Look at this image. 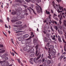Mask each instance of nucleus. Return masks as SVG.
<instances>
[{
    "label": "nucleus",
    "mask_w": 66,
    "mask_h": 66,
    "mask_svg": "<svg viewBox=\"0 0 66 66\" xmlns=\"http://www.w3.org/2000/svg\"><path fill=\"white\" fill-rule=\"evenodd\" d=\"M27 10L26 9H25L24 10H23L22 11V13H23L22 15H21V17L19 18H24V15H28V13H27Z\"/></svg>",
    "instance_id": "1"
},
{
    "label": "nucleus",
    "mask_w": 66,
    "mask_h": 66,
    "mask_svg": "<svg viewBox=\"0 0 66 66\" xmlns=\"http://www.w3.org/2000/svg\"><path fill=\"white\" fill-rule=\"evenodd\" d=\"M55 52H56V51L55 50H51L50 52V53L51 54L52 56L54 55Z\"/></svg>",
    "instance_id": "2"
},
{
    "label": "nucleus",
    "mask_w": 66,
    "mask_h": 66,
    "mask_svg": "<svg viewBox=\"0 0 66 66\" xmlns=\"http://www.w3.org/2000/svg\"><path fill=\"white\" fill-rule=\"evenodd\" d=\"M36 52L35 53L36 55L37 54V53L38 52H39L40 53V48H38V46L37 45L36 46ZM37 48L38 49H37Z\"/></svg>",
    "instance_id": "3"
},
{
    "label": "nucleus",
    "mask_w": 66,
    "mask_h": 66,
    "mask_svg": "<svg viewBox=\"0 0 66 66\" xmlns=\"http://www.w3.org/2000/svg\"><path fill=\"white\" fill-rule=\"evenodd\" d=\"M52 5L53 6L54 9H56L58 7L57 4H55L54 1H53L52 2Z\"/></svg>",
    "instance_id": "4"
},
{
    "label": "nucleus",
    "mask_w": 66,
    "mask_h": 66,
    "mask_svg": "<svg viewBox=\"0 0 66 66\" xmlns=\"http://www.w3.org/2000/svg\"><path fill=\"white\" fill-rule=\"evenodd\" d=\"M40 54V53L39 52L36 55L37 56H38L36 59V61L38 60L40 58L41 56H42L41 54Z\"/></svg>",
    "instance_id": "5"
},
{
    "label": "nucleus",
    "mask_w": 66,
    "mask_h": 66,
    "mask_svg": "<svg viewBox=\"0 0 66 66\" xmlns=\"http://www.w3.org/2000/svg\"><path fill=\"white\" fill-rule=\"evenodd\" d=\"M23 49L24 51H28L29 48H28V47L27 46H25L23 48Z\"/></svg>",
    "instance_id": "6"
},
{
    "label": "nucleus",
    "mask_w": 66,
    "mask_h": 66,
    "mask_svg": "<svg viewBox=\"0 0 66 66\" xmlns=\"http://www.w3.org/2000/svg\"><path fill=\"white\" fill-rule=\"evenodd\" d=\"M57 37L58 39V40L59 42V43H62V40H61V38L60 36H58Z\"/></svg>",
    "instance_id": "7"
},
{
    "label": "nucleus",
    "mask_w": 66,
    "mask_h": 66,
    "mask_svg": "<svg viewBox=\"0 0 66 66\" xmlns=\"http://www.w3.org/2000/svg\"><path fill=\"white\" fill-rule=\"evenodd\" d=\"M36 9L37 10V12L38 14H39L40 12V11L39 10V8L38 6H37L36 7Z\"/></svg>",
    "instance_id": "8"
},
{
    "label": "nucleus",
    "mask_w": 66,
    "mask_h": 66,
    "mask_svg": "<svg viewBox=\"0 0 66 66\" xmlns=\"http://www.w3.org/2000/svg\"><path fill=\"white\" fill-rule=\"evenodd\" d=\"M59 19L60 20H59V23L60 24H62V19H63V18L62 17V15H61L60 17L59 18Z\"/></svg>",
    "instance_id": "9"
},
{
    "label": "nucleus",
    "mask_w": 66,
    "mask_h": 66,
    "mask_svg": "<svg viewBox=\"0 0 66 66\" xmlns=\"http://www.w3.org/2000/svg\"><path fill=\"white\" fill-rule=\"evenodd\" d=\"M42 63H47V59L46 58H43L42 60Z\"/></svg>",
    "instance_id": "10"
},
{
    "label": "nucleus",
    "mask_w": 66,
    "mask_h": 66,
    "mask_svg": "<svg viewBox=\"0 0 66 66\" xmlns=\"http://www.w3.org/2000/svg\"><path fill=\"white\" fill-rule=\"evenodd\" d=\"M13 29L15 31H18L20 30H21V29H20L19 28H13Z\"/></svg>",
    "instance_id": "11"
},
{
    "label": "nucleus",
    "mask_w": 66,
    "mask_h": 66,
    "mask_svg": "<svg viewBox=\"0 0 66 66\" xmlns=\"http://www.w3.org/2000/svg\"><path fill=\"white\" fill-rule=\"evenodd\" d=\"M58 6L60 10H62V11H64V10H63V7H61V6H60V4H59Z\"/></svg>",
    "instance_id": "12"
},
{
    "label": "nucleus",
    "mask_w": 66,
    "mask_h": 66,
    "mask_svg": "<svg viewBox=\"0 0 66 66\" xmlns=\"http://www.w3.org/2000/svg\"><path fill=\"white\" fill-rule=\"evenodd\" d=\"M6 56H7V54L6 53H5V54H4L3 55H2L1 57L2 59H3L4 57H5Z\"/></svg>",
    "instance_id": "13"
},
{
    "label": "nucleus",
    "mask_w": 66,
    "mask_h": 66,
    "mask_svg": "<svg viewBox=\"0 0 66 66\" xmlns=\"http://www.w3.org/2000/svg\"><path fill=\"white\" fill-rule=\"evenodd\" d=\"M17 16L18 18H19L21 17V16L20 15V13L19 12H17Z\"/></svg>",
    "instance_id": "14"
},
{
    "label": "nucleus",
    "mask_w": 66,
    "mask_h": 66,
    "mask_svg": "<svg viewBox=\"0 0 66 66\" xmlns=\"http://www.w3.org/2000/svg\"><path fill=\"white\" fill-rule=\"evenodd\" d=\"M13 19L15 21V22L18 21V20L17 19V18L16 17H14L13 18Z\"/></svg>",
    "instance_id": "15"
},
{
    "label": "nucleus",
    "mask_w": 66,
    "mask_h": 66,
    "mask_svg": "<svg viewBox=\"0 0 66 66\" xmlns=\"http://www.w3.org/2000/svg\"><path fill=\"white\" fill-rule=\"evenodd\" d=\"M48 18H46V20L47 21H49L50 20H51V17L50 16H48Z\"/></svg>",
    "instance_id": "16"
},
{
    "label": "nucleus",
    "mask_w": 66,
    "mask_h": 66,
    "mask_svg": "<svg viewBox=\"0 0 66 66\" xmlns=\"http://www.w3.org/2000/svg\"><path fill=\"white\" fill-rule=\"evenodd\" d=\"M17 13V12L16 11H12L11 12V14L13 15H16Z\"/></svg>",
    "instance_id": "17"
},
{
    "label": "nucleus",
    "mask_w": 66,
    "mask_h": 66,
    "mask_svg": "<svg viewBox=\"0 0 66 66\" xmlns=\"http://www.w3.org/2000/svg\"><path fill=\"white\" fill-rule=\"evenodd\" d=\"M22 23V22L21 21H18L16 23V24H20Z\"/></svg>",
    "instance_id": "18"
},
{
    "label": "nucleus",
    "mask_w": 66,
    "mask_h": 66,
    "mask_svg": "<svg viewBox=\"0 0 66 66\" xmlns=\"http://www.w3.org/2000/svg\"><path fill=\"white\" fill-rule=\"evenodd\" d=\"M57 31L61 35H62V34H63V32L61 31H60V30L59 29L57 30Z\"/></svg>",
    "instance_id": "19"
},
{
    "label": "nucleus",
    "mask_w": 66,
    "mask_h": 66,
    "mask_svg": "<svg viewBox=\"0 0 66 66\" xmlns=\"http://www.w3.org/2000/svg\"><path fill=\"white\" fill-rule=\"evenodd\" d=\"M23 37L24 38H28L29 37V35L26 34L23 36Z\"/></svg>",
    "instance_id": "20"
},
{
    "label": "nucleus",
    "mask_w": 66,
    "mask_h": 66,
    "mask_svg": "<svg viewBox=\"0 0 66 66\" xmlns=\"http://www.w3.org/2000/svg\"><path fill=\"white\" fill-rule=\"evenodd\" d=\"M48 38V39L47 40V42L48 43V44H49L51 42V40L50 39V38L49 37Z\"/></svg>",
    "instance_id": "21"
},
{
    "label": "nucleus",
    "mask_w": 66,
    "mask_h": 66,
    "mask_svg": "<svg viewBox=\"0 0 66 66\" xmlns=\"http://www.w3.org/2000/svg\"><path fill=\"white\" fill-rule=\"evenodd\" d=\"M29 7L30 8V10H32V11H33L34 14H35V15H36V13L35 12V11H34L33 9L31 7Z\"/></svg>",
    "instance_id": "22"
},
{
    "label": "nucleus",
    "mask_w": 66,
    "mask_h": 66,
    "mask_svg": "<svg viewBox=\"0 0 66 66\" xmlns=\"http://www.w3.org/2000/svg\"><path fill=\"white\" fill-rule=\"evenodd\" d=\"M17 11H18L19 12H20L22 10V9L21 7H19L17 8Z\"/></svg>",
    "instance_id": "23"
},
{
    "label": "nucleus",
    "mask_w": 66,
    "mask_h": 66,
    "mask_svg": "<svg viewBox=\"0 0 66 66\" xmlns=\"http://www.w3.org/2000/svg\"><path fill=\"white\" fill-rule=\"evenodd\" d=\"M27 27V25L26 24H24L23 27H22V29H25Z\"/></svg>",
    "instance_id": "24"
},
{
    "label": "nucleus",
    "mask_w": 66,
    "mask_h": 66,
    "mask_svg": "<svg viewBox=\"0 0 66 66\" xmlns=\"http://www.w3.org/2000/svg\"><path fill=\"white\" fill-rule=\"evenodd\" d=\"M18 39L19 41L22 40V38L21 37H19L18 38Z\"/></svg>",
    "instance_id": "25"
},
{
    "label": "nucleus",
    "mask_w": 66,
    "mask_h": 66,
    "mask_svg": "<svg viewBox=\"0 0 66 66\" xmlns=\"http://www.w3.org/2000/svg\"><path fill=\"white\" fill-rule=\"evenodd\" d=\"M15 1L16 2L20 3H22V2H21V1L20 0H15Z\"/></svg>",
    "instance_id": "26"
},
{
    "label": "nucleus",
    "mask_w": 66,
    "mask_h": 66,
    "mask_svg": "<svg viewBox=\"0 0 66 66\" xmlns=\"http://www.w3.org/2000/svg\"><path fill=\"white\" fill-rule=\"evenodd\" d=\"M13 6H14V7H18V6H19V4H14V5H13Z\"/></svg>",
    "instance_id": "27"
},
{
    "label": "nucleus",
    "mask_w": 66,
    "mask_h": 66,
    "mask_svg": "<svg viewBox=\"0 0 66 66\" xmlns=\"http://www.w3.org/2000/svg\"><path fill=\"white\" fill-rule=\"evenodd\" d=\"M51 55H50V54L49 53L48 54V56H47V57L50 59H51Z\"/></svg>",
    "instance_id": "28"
},
{
    "label": "nucleus",
    "mask_w": 66,
    "mask_h": 66,
    "mask_svg": "<svg viewBox=\"0 0 66 66\" xmlns=\"http://www.w3.org/2000/svg\"><path fill=\"white\" fill-rule=\"evenodd\" d=\"M51 63V61L50 60H47V64H50Z\"/></svg>",
    "instance_id": "29"
},
{
    "label": "nucleus",
    "mask_w": 66,
    "mask_h": 66,
    "mask_svg": "<svg viewBox=\"0 0 66 66\" xmlns=\"http://www.w3.org/2000/svg\"><path fill=\"white\" fill-rule=\"evenodd\" d=\"M50 49H51V50H52V49H53L54 48V47L52 45H51L50 46Z\"/></svg>",
    "instance_id": "30"
},
{
    "label": "nucleus",
    "mask_w": 66,
    "mask_h": 66,
    "mask_svg": "<svg viewBox=\"0 0 66 66\" xmlns=\"http://www.w3.org/2000/svg\"><path fill=\"white\" fill-rule=\"evenodd\" d=\"M25 45L26 46H28V47L29 48V49H30V48H31V46H29V43H27L25 44Z\"/></svg>",
    "instance_id": "31"
},
{
    "label": "nucleus",
    "mask_w": 66,
    "mask_h": 66,
    "mask_svg": "<svg viewBox=\"0 0 66 66\" xmlns=\"http://www.w3.org/2000/svg\"><path fill=\"white\" fill-rule=\"evenodd\" d=\"M42 60L41 59H39L38 60V62L39 64H40V63H42Z\"/></svg>",
    "instance_id": "32"
},
{
    "label": "nucleus",
    "mask_w": 66,
    "mask_h": 66,
    "mask_svg": "<svg viewBox=\"0 0 66 66\" xmlns=\"http://www.w3.org/2000/svg\"><path fill=\"white\" fill-rule=\"evenodd\" d=\"M1 65L2 66H5V63L4 62H2L1 63Z\"/></svg>",
    "instance_id": "33"
},
{
    "label": "nucleus",
    "mask_w": 66,
    "mask_h": 66,
    "mask_svg": "<svg viewBox=\"0 0 66 66\" xmlns=\"http://www.w3.org/2000/svg\"><path fill=\"white\" fill-rule=\"evenodd\" d=\"M8 57L5 56L4 57V59L5 61H6V60H8Z\"/></svg>",
    "instance_id": "34"
},
{
    "label": "nucleus",
    "mask_w": 66,
    "mask_h": 66,
    "mask_svg": "<svg viewBox=\"0 0 66 66\" xmlns=\"http://www.w3.org/2000/svg\"><path fill=\"white\" fill-rule=\"evenodd\" d=\"M51 22L52 23H53V24H54V20L53 19L51 21V20H50Z\"/></svg>",
    "instance_id": "35"
},
{
    "label": "nucleus",
    "mask_w": 66,
    "mask_h": 66,
    "mask_svg": "<svg viewBox=\"0 0 66 66\" xmlns=\"http://www.w3.org/2000/svg\"><path fill=\"white\" fill-rule=\"evenodd\" d=\"M45 13L46 14H48V15H49L50 14V12L48 11H47V10H46Z\"/></svg>",
    "instance_id": "36"
},
{
    "label": "nucleus",
    "mask_w": 66,
    "mask_h": 66,
    "mask_svg": "<svg viewBox=\"0 0 66 66\" xmlns=\"http://www.w3.org/2000/svg\"><path fill=\"white\" fill-rule=\"evenodd\" d=\"M34 53H31L30 54V57H32V56H34Z\"/></svg>",
    "instance_id": "37"
},
{
    "label": "nucleus",
    "mask_w": 66,
    "mask_h": 66,
    "mask_svg": "<svg viewBox=\"0 0 66 66\" xmlns=\"http://www.w3.org/2000/svg\"><path fill=\"white\" fill-rule=\"evenodd\" d=\"M36 1L37 3H39V2H41V0H36Z\"/></svg>",
    "instance_id": "38"
},
{
    "label": "nucleus",
    "mask_w": 66,
    "mask_h": 66,
    "mask_svg": "<svg viewBox=\"0 0 66 66\" xmlns=\"http://www.w3.org/2000/svg\"><path fill=\"white\" fill-rule=\"evenodd\" d=\"M54 28L55 29H56V31H57V30L58 28L56 26H55L54 27Z\"/></svg>",
    "instance_id": "39"
},
{
    "label": "nucleus",
    "mask_w": 66,
    "mask_h": 66,
    "mask_svg": "<svg viewBox=\"0 0 66 66\" xmlns=\"http://www.w3.org/2000/svg\"><path fill=\"white\" fill-rule=\"evenodd\" d=\"M5 52V50H2L0 52V53H2Z\"/></svg>",
    "instance_id": "40"
},
{
    "label": "nucleus",
    "mask_w": 66,
    "mask_h": 66,
    "mask_svg": "<svg viewBox=\"0 0 66 66\" xmlns=\"http://www.w3.org/2000/svg\"><path fill=\"white\" fill-rule=\"evenodd\" d=\"M52 39L54 40H55V41H56V38H55V37H52Z\"/></svg>",
    "instance_id": "41"
},
{
    "label": "nucleus",
    "mask_w": 66,
    "mask_h": 66,
    "mask_svg": "<svg viewBox=\"0 0 66 66\" xmlns=\"http://www.w3.org/2000/svg\"><path fill=\"white\" fill-rule=\"evenodd\" d=\"M54 19H55V20H57V21H58L59 20V19H57V18H56V17H55H55H54Z\"/></svg>",
    "instance_id": "42"
},
{
    "label": "nucleus",
    "mask_w": 66,
    "mask_h": 66,
    "mask_svg": "<svg viewBox=\"0 0 66 66\" xmlns=\"http://www.w3.org/2000/svg\"><path fill=\"white\" fill-rule=\"evenodd\" d=\"M21 43L23 44H24L26 43V42L24 40H23L21 42Z\"/></svg>",
    "instance_id": "43"
},
{
    "label": "nucleus",
    "mask_w": 66,
    "mask_h": 66,
    "mask_svg": "<svg viewBox=\"0 0 66 66\" xmlns=\"http://www.w3.org/2000/svg\"><path fill=\"white\" fill-rule=\"evenodd\" d=\"M46 44V46L47 47H49V44L48 43H47Z\"/></svg>",
    "instance_id": "44"
},
{
    "label": "nucleus",
    "mask_w": 66,
    "mask_h": 66,
    "mask_svg": "<svg viewBox=\"0 0 66 66\" xmlns=\"http://www.w3.org/2000/svg\"><path fill=\"white\" fill-rule=\"evenodd\" d=\"M40 66H46V63H43L42 64V65H40Z\"/></svg>",
    "instance_id": "45"
},
{
    "label": "nucleus",
    "mask_w": 66,
    "mask_h": 66,
    "mask_svg": "<svg viewBox=\"0 0 66 66\" xmlns=\"http://www.w3.org/2000/svg\"><path fill=\"white\" fill-rule=\"evenodd\" d=\"M22 6H23V7H25V8H27V7H28V6H27L24 5H23Z\"/></svg>",
    "instance_id": "46"
},
{
    "label": "nucleus",
    "mask_w": 66,
    "mask_h": 66,
    "mask_svg": "<svg viewBox=\"0 0 66 66\" xmlns=\"http://www.w3.org/2000/svg\"><path fill=\"white\" fill-rule=\"evenodd\" d=\"M41 56V57L40 58V59H43V57H44V54H42Z\"/></svg>",
    "instance_id": "47"
},
{
    "label": "nucleus",
    "mask_w": 66,
    "mask_h": 66,
    "mask_svg": "<svg viewBox=\"0 0 66 66\" xmlns=\"http://www.w3.org/2000/svg\"><path fill=\"white\" fill-rule=\"evenodd\" d=\"M17 61L18 62V63H19V64H20V60L19 59H18Z\"/></svg>",
    "instance_id": "48"
},
{
    "label": "nucleus",
    "mask_w": 66,
    "mask_h": 66,
    "mask_svg": "<svg viewBox=\"0 0 66 66\" xmlns=\"http://www.w3.org/2000/svg\"><path fill=\"white\" fill-rule=\"evenodd\" d=\"M11 22H12V23H14V22H15V21L13 19L11 20Z\"/></svg>",
    "instance_id": "49"
},
{
    "label": "nucleus",
    "mask_w": 66,
    "mask_h": 66,
    "mask_svg": "<svg viewBox=\"0 0 66 66\" xmlns=\"http://www.w3.org/2000/svg\"><path fill=\"white\" fill-rule=\"evenodd\" d=\"M62 40L63 43H65V44H66V42H65V40H64V38L62 39Z\"/></svg>",
    "instance_id": "50"
},
{
    "label": "nucleus",
    "mask_w": 66,
    "mask_h": 66,
    "mask_svg": "<svg viewBox=\"0 0 66 66\" xmlns=\"http://www.w3.org/2000/svg\"><path fill=\"white\" fill-rule=\"evenodd\" d=\"M50 28L52 31L53 32H54V30H53V28H52V27H50Z\"/></svg>",
    "instance_id": "51"
},
{
    "label": "nucleus",
    "mask_w": 66,
    "mask_h": 66,
    "mask_svg": "<svg viewBox=\"0 0 66 66\" xmlns=\"http://www.w3.org/2000/svg\"><path fill=\"white\" fill-rule=\"evenodd\" d=\"M30 6L32 8H33L34 7V6H33V5L32 4L30 5Z\"/></svg>",
    "instance_id": "52"
},
{
    "label": "nucleus",
    "mask_w": 66,
    "mask_h": 66,
    "mask_svg": "<svg viewBox=\"0 0 66 66\" xmlns=\"http://www.w3.org/2000/svg\"><path fill=\"white\" fill-rule=\"evenodd\" d=\"M53 36V37H56V38H57V35H56L55 36L54 35Z\"/></svg>",
    "instance_id": "53"
},
{
    "label": "nucleus",
    "mask_w": 66,
    "mask_h": 66,
    "mask_svg": "<svg viewBox=\"0 0 66 66\" xmlns=\"http://www.w3.org/2000/svg\"><path fill=\"white\" fill-rule=\"evenodd\" d=\"M11 54L12 55V56H14L15 55V54L13 52L11 53Z\"/></svg>",
    "instance_id": "54"
},
{
    "label": "nucleus",
    "mask_w": 66,
    "mask_h": 66,
    "mask_svg": "<svg viewBox=\"0 0 66 66\" xmlns=\"http://www.w3.org/2000/svg\"><path fill=\"white\" fill-rule=\"evenodd\" d=\"M61 57L62 59L64 58L65 57V55H63L62 56H61Z\"/></svg>",
    "instance_id": "55"
},
{
    "label": "nucleus",
    "mask_w": 66,
    "mask_h": 66,
    "mask_svg": "<svg viewBox=\"0 0 66 66\" xmlns=\"http://www.w3.org/2000/svg\"><path fill=\"white\" fill-rule=\"evenodd\" d=\"M47 31V33H48V32H50L51 31H50V30H46V32H47V31Z\"/></svg>",
    "instance_id": "56"
},
{
    "label": "nucleus",
    "mask_w": 66,
    "mask_h": 66,
    "mask_svg": "<svg viewBox=\"0 0 66 66\" xmlns=\"http://www.w3.org/2000/svg\"><path fill=\"white\" fill-rule=\"evenodd\" d=\"M60 53H58L57 55V56H60Z\"/></svg>",
    "instance_id": "57"
},
{
    "label": "nucleus",
    "mask_w": 66,
    "mask_h": 66,
    "mask_svg": "<svg viewBox=\"0 0 66 66\" xmlns=\"http://www.w3.org/2000/svg\"><path fill=\"white\" fill-rule=\"evenodd\" d=\"M63 24L65 27H66V22H63Z\"/></svg>",
    "instance_id": "58"
},
{
    "label": "nucleus",
    "mask_w": 66,
    "mask_h": 66,
    "mask_svg": "<svg viewBox=\"0 0 66 66\" xmlns=\"http://www.w3.org/2000/svg\"><path fill=\"white\" fill-rule=\"evenodd\" d=\"M52 57H53V58H54L55 57H56V56L55 55H52Z\"/></svg>",
    "instance_id": "59"
},
{
    "label": "nucleus",
    "mask_w": 66,
    "mask_h": 66,
    "mask_svg": "<svg viewBox=\"0 0 66 66\" xmlns=\"http://www.w3.org/2000/svg\"><path fill=\"white\" fill-rule=\"evenodd\" d=\"M46 37H48L49 36V34L48 33L46 34Z\"/></svg>",
    "instance_id": "60"
},
{
    "label": "nucleus",
    "mask_w": 66,
    "mask_h": 66,
    "mask_svg": "<svg viewBox=\"0 0 66 66\" xmlns=\"http://www.w3.org/2000/svg\"><path fill=\"white\" fill-rule=\"evenodd\" d=\"M40 9L41 12V13H43V11H42V8L41 7Z\"/></svg>",
    "instance_id": "61"
},
{
    "label": "nucleus",
    "mask_w": 66,
    "mask_h": 66,
    "mask_svg": "<svg viewBox=\"0 0 66 66\" xmlns=\"http://www.w3.org/2000/svg\"><path fill=\"white\" fill-rule=\"evenodd\" d=\"M3 47V45H0V48L1 47V48H2V47Z\"/></svg>",
    "instance_id": "62"
},
{
    "label": "nucleus",
    "mask_w": 66,
    "mask_h": 66,
    "mask_svg": "<svg viewBox=\"0 0 66 66\" xmlns=\"http://www.w3.org/2000/svg\"><path fill=\"white\" fill-rule=\"evenodd\" d=\"M27 9L28 10H29V11H30V7H27Z\"/></svg>",
    "instance_id": "63"
},
{
    "label": "nucleus",
    "mask_w": 66,
    "mask_h": 66,
    "mask_svg": "<svg viewBox=\"0 0 66 66\" xmlns=\"http://www.w3.org/2000/svg\"><path fill=\"white\" fill-rule=\"evenodd\" d=\"M64 50L65 52H66V47H64Z\"/></svg>",
    "instance_id": "64"
}]
</instances>
